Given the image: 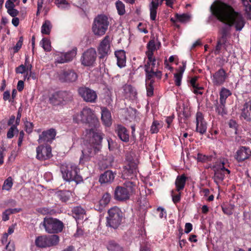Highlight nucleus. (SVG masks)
<instances>
[{"label":"nucleus","mask_w":251,"mask_h":251,"mask_svg":"<svg viewBox=\"0 0 251 251\" xmlns=\"http://www.w3.org/2000/svg\"><path fill=\"white\" fill-rule=\"evenodd\" d=\"M137 172V165L133 162H129L125 167L122 177L126 181H134L136 182V177Z\"/></svg>","instance_id":"10"},{"label":"nucleus","mask_w":251,"mask_h":251,"mask_svg":"<svg viewBox=\"0 0 251 251\" xmlns=\"http://www.w3.org/2000/svg\"><path fill=\"white\" fill-rule=\"evenodd\" d=\"M55 195L62 202L67 201L72 196V192L67 190L58 191Z\"/></svg>","instance_id":"27"},{"label":"nucleus","mask_w":251,"mask_h":251,"mask_svg":"<svg viewBox=\"0 0 251 251\" xmlns=\"http://www.w3.org/2000/svg\"><path fill=\"white\" fill-rule=\"evenodd\" d=\"M13 179L11 176L8 177L4 181L2 187V190H5L9 191L12 188L13 186Z\"/></svg>","instance_id":"39"},{"label":"nucleus","mask_w":251,"mask_h":251,"mask_svg":"<svg viewBox=\"0 0 251 251\" xmlns=\"http://www.w3.org/2000/svg\"><path fill=\"white\" fill-rule=\"evenodd\" d=\"M124 90L126 93H131L133 90L132 87L130 85H125L124 87Z\"/></svg>","instance_id":"64"},{"label":"nucleus","mask_w":251,"mask_h":251,"mask_svg":"<svg viewBox=\"0 0 251 251\" xmlns=\"http://www.w3.org/2000/svg\"><path fill=\"white\" fill-rule=\"evenodd\" d=\"M211 15L209 17L210 21L215 16L219 21L225 24L219 31L217 44L215 50V53L218 54L222 46H226L228 39L231 36V27L234 26L236 31H241L245 25V20L242 15L236 12L229 5L222 1H215L210 6Z\"/></svg>","instance_id":"1"},{"label":"nucleus","mask_w":251,"mask_h":251,"mask_svg":"<svg viewBox=\"0 0 251 251\" xmlns=\"http://www.w3.org/2000/svg\"><path fill=\"white\" fill-rule=\"evenodd\" d=\"M25 68L26 75L25 76V78H27V79H29L30 76L28 75V72H29L30 74L31 73L32 65L31 64H28L26 65V67H25Z\"/></svg>","instance_id":"58"},{"label":"nucleus","mask_w":251,"mask_h":251,"mask_svg":"<svg viewBox=\"0 0 251 251\" xmlns=\"http://www.w3.org/2000/svg\"><path fill=\"white\" fill-rule=\"evenodd\" d=\"M192 229V225L191 223H187L185 225V232L189 233Z\"/></svg>","instance_id":"59"},{"label":"nucleus","mask_w":251,"mask_h":251,"mask_svg":"<svg viewBox=\"0 0 251 251\" xmlns=\"http://www.w3.org/2000/svg\"><path fill=\"white\" fill-rule=\"evenodd\" d=\"M231 95L230 91L225 88H222L220 92V101L226 103V99Z\"/></svg>","instance_id":"32"},{"label":"nucleus","mask_w":251,"mask_h":251,"mask_svg":"<svg viewBox=\"0 0 251 251\" xmlns=\"http://www.w3.org/2000/svg\"><path fill=\"white\" fill-rule=\"evenodd\" d=\"M175 83L176 86H179L182 78V75L176 73L174 74Z\"/></svg>","instance_id":"48"},{"label":"nucleus","mask_w":251,"mask_h":251,"mask_svg":"<svg viewBox=\"0 0 251 251\" xmlns=\"http://www.w3.org/2000/svg\"><path fill=\"white\" fill-rule=\"evenodd\" d=\"M175 17L177 21L181 23H186L190 21L191 16L188 14H176Z\"/></svg>","instance_id":"38"},{"label":"nucleus","mask_w":251,"mask_h":251,"mask_svg":"<svg viewBox=\"0 0 251 251\" xmlns=\"http://www.w3.org/2000/svg\"><path fill=\"white\" fill-rule=\"evenodd\" d=\"M16 72L18 74H24L26 72V68L25 65H21L16 69Z\"/></svg>","instance_id":"53"},{"label":"nucleus","mask_w":251,"mask_h":251,"mask_svg":"<svg viewBox=\"0 0 251 251\" xmlns=\"http://www.w3.org/2000/svg\"><path fill=\"white\" fill-rule=\"evenodd\" d=\"M8 13L12 17H15L19 14V11L16 9L13 8H11V9H8L7 11Z\"/></svg>","instance_id":"54"},{"label":"nucleus","mask_w":251,"mask_h":251,"mask_svg":"<svg viewBox=\"0 0 251 251\" xmlns=\"http://www.w3.org/2000/svg\"><path fill=\"white\" fill-rule=\"evenodd\" d=\"M40 45L45 51H49L50 50V40H49L48 39L46 38H43L41 41L40 42Z\"/></svg>","instance_id":"40"},{"label":"nucleus","mask_w":251,"mask_h":251,"mask_svg":"<svg viewBox=\"0 0 251 251\" xmlns=\"http://www.w3.org/2000/svg\"><path fill=\"white\" fill-rule=\"evenodd\" d=\"M174 191H172V196L173 198V201L175 203H176L179 201L180 200V193H179L177 195H173Z\"/></svg>","instance_id":"57"},{"label":"nucleus","mask_w":251,"mask_h":251,"mask_svg":"<svg viewBox=\"0 0 251 251\" xmlns=\"http://www.w3.org/2000/svg\"><path fill=\"white\" fill-rule=\"evenodd\" d=\"M51 28V24L50 21L46 20L41 27V32L44 34H49Z\"/></svg>","instance_id":"35"},{"label":"nucleus","mask_w":251,"mask_h":251,"mask_svg":"<svg viewBox=\"0 0 251 251\" xmlns=\"http://www.w3.org/2000/svg\"><path fill=\"white\" fill-rule=\"evenodd\" d=\"M56 135V131L54 129L51 128L42 132L39 135L38 141L39 143L43 142H49L54 139Z\"/></svg>","instance_id":"19"},{"label":"nucleus","mask_w":251,"mask_h":251,"mask_svg":"<svg viewBox=\"0 0 251 251\" xmlns=\"http://www.w3.org/2000/svg\"><path fill=\"white\" fill-rule=\"evenodd\" d=\"M25 131L28 133H30L32 132L33 128V125L32 123L26 121L25 123Z\"/></svg>","instance_id":"52"},{"label":"nucleus","mask_w":251,"mask_h":251,"mask_svg":"<svg viewBox=\"0 0 251 251\" xmlns=\"http://www.w3.org/2000/svg\"><path fill=\"white\" fill-rule=\"evenodd\" d=\"M65 56L63 54H61L60 55H58L56 59L57 62L59 63H64L66 62V60Z\"/></svg>","instance_id":"56"},{"label":"nucleus","mask_w":251,"mask_h":251,"mask_svg":"<svg viewBox=\"0 0 251 251\" xmlns=\"http://www.w3.org/2000/svg\"><path fill=\"white\" fill-rule=\"evenodd\" d=\"M212 155H205L201 153L198 154L197 159L199 161L207 162L212 160Z\"/></svg>","instance_id":"46"},{"label":"nucleus","mask_w":251,"mask_h":251,"mask_svg":"<svg viewBox=\"0 0 251 251\" xmlns=\"http://www.w3.org/2000/svg\"><path fill=\"white\" fill-rule=\"evenodd\" d=\"M251 155V150L249 148L241 147L237 151L235 158L238 162H241L249 158Z\"/></svg>","instance_id":"20"},{"label":"nucleus","mask_w":251,"mask_h":251,"mask_svg":"<svg viewBox=\"0 0 251 251\" xmlns=\"http://www.w3.org/2000/svg\"><path fill=\"white\" fill-rule=\"evenodd\" d=\"M159 6L158 0H152L150 5V18L154 21L156 19L157 9Z\"/></svg>","instance_id":"28"},{"label":"nucleus","mask_w":251,"mask_h":251,"mask_svg":"<svg viewBox=\"0 0 251 251\" xmlns=\"http://www.w3.org/2000/svg\"><path fill=\"white\" fill-rule=\"evenodd\" d=\"M154 80H151L150 82L146 83L147 94L149 97L152 96L153 94V84Z\"/></svg>","instance_id":"41"},{"label":"nucleus","mask_w":251,"mask_h":251,"mask_svg":"<svg viewBox=\"0 0 251 251\" xmlns=\"http://www.w3.org/2000/svg\"><path fill=\"white\" fill-rule=\"evenodd\" d=\"M115 132L122 141L125 142L129 141L128 132L125 126L118 125L115 128Z\"/></svg>","instance_id":"21"},{"label":"nucleus","mask_w":251,"mask_h":251,"mask_svg":"<svg viewBox=\"0 0 251 251\" xmlns=\"http://www.w3.org/2000/svg\"><path fill=\"white\" fill-rule=\"evenodd\" d=\"M225 104L226 103L222 102L221 101L217 102V104L215 105V110L219 115L224 116L227 114Z\"/></svg>","instance_id":"31"},{"label":"nucleus","mask_w":251,"mask_h":251,"mask_svg":"<svg viewBox=\"0 0 251 251\" xmlns=\"http://www.w3.org/2000/svg\"><path fill=\"white\" fill-rule=\"evenodd\" d=\"M135 187L134 181H126L124 186H117L114 192L115 198L119 201H124L129 199L130 194Z\"/></svg>","instance_id":"3"},{"label":"nucleus","mask_w":251,"mask_h":251,"mask_svg":"<svg viewBox=\"0 0 251 251\" xmlns=\"http://www.w3.org/2000/svg\"><path fill=\"white\" fill-rule=\"evenodd\" d=\"M197 79V77H193L191 79L190 82L191 86L193 87V88H194L193 92L196 94L201 95L202 92L200 91L199 90L203 89V87L199 86V85L196 83Z\"/></svg>","instance_id":"33"},{"label":"nucleus","mask_w":251,"mask_h":251,"mask_svg":"<svg viewBox=\"0 0 251 251\" xmlns=\"http://www.w3.org/2000/svg\"><path fill=\"white\" fill-rule=\"evenodd\" d=\"M116 6L119 15H122L125 13V5L121 1H118L116 3Z\"/></svg>","instance_id":"42"},{"label":"nucleus","mask_w":251,"mask_h":251,"mask_svg":"<svg viewBox=\"0 0 251 251\" xmlns=\"http://www.w3.org/2000/svg\"><path fill=\"white\" fill-rule=\"evenodd\" d=\"M147 50L146 52V55L148 57V59L149 60H153V52L157 50L155 41L154 40H151L147 45Z\"/></svg>","instance_id":"25"},{"label":"nucleus","mask_w":251,"mask_h":251,"mask_svg":"<svg viewBox=\"0 0 251 251\" xmlns=\"http://www.w3.org/2000/svg\"><path fill=\"white\" fill-rule=\"evenodd\" d=\"M196 131L201 134H204L207 130V123L204 119L203 114L201 112H197L196 115Z\"/></svg>","instance_id":"16"},{"label":"nucleus","mask_w":251,"mask_h":251,"mask_svg":"<svg viewBox=\"0 0 251 251\" xmlns=\"http://www.w3.org/2000/svg\"><path fill=\"white\" fill-rule=\"evenodd\" d=\"M186 177L184 175L180 176H178L176 180L175 184L176 188V190L179 192V191L183 189L185 185Z\"/></svg>","instance_id":"30"},{"label":"nucleus","mask_w":251,"mask_h":251,"mask_svg":"<svg viewBox=\"0 0 251 251\" xmlns=\"http://www.w3.org/2000/svg\"><path fill=\"white\" fill-rule=\"evenodd\" d=\"M72 212L75 215L76 218H77L83 217L85 213V210L79 206L74 207L72 209Z\"/></svg>","instance_id":"36"},{"label":"nucleus","mask_w":251,"mask_h":251,"mask_svg":"<svg viewBox=\"0 0 251 251\" xmlns=\"http://www.w3.org/2000/svg\"><path fill=\"white\" fill-rule=\"evenodd\" d=\"M9 215H10V214L9 213L8 211H7V209L6 210H5L2 213V220H3V221H6L8 220H9Z\"/></svg>","instance_id":"62"},{"label":"nucleus","mask_w":251,"mask_h":251,"mask_svg":"<svg viewBox=\"0 0 251 251\" xmlns=\"http://www.w3.org/2000/svg\"><path fill=\"white\" fill-rule=\"evenodd\" d=\"M58 78L62 82H74L77 79V75L72 70H63L58 74Z\"/></svg>","instance_id":"13"},{"label":"nucleus","mask_w":251,"mask_h":251,"mask_svg":"<svg viewBox=\"0 0 251 251\" xmlns=\"http://www.w3.org/2000/svg\"><path fill=\"white\" fill-rule=\"evenodd\" d=\"M233 206L231 205L228 207H223L222 210L223 212L228 215H230L233 213Z\"/></svg>","instance_id":"50"},{"label":"nucleus","mask_w":251,"mask_h":251,"mask_svg":"<svg viewBox=\"0 0 251 251\" xmlns=\"http://www.w3.org/2000/svg\"><path fill=\"white\" fill-rule=\"evenodd\" d=\"M79 95L87 102H94L97 95L95 91L87 87H80L78 90Z\"/></svg>","instance_id":"12"},{"label":"nucleus","mask_w":251,"mask_h":251,"mask_svg":"<svg viewBox=\"0 0 251 251\" xmlns=\"http://www.w3.org/2000/svg\"><path fill=\"white\" fill-rule=\"evenodd\" d=\"M145 71L146 75V83L150 82L151 80H153L152 78L154 76V69L152 68L150 69V66L145 65Z\"/></svg>","instance_id":"34"},{"label":"nucleus","mask_w":251,"mask_h":251,"mask_svg":"<svg viewBox=\"0 0 251 251\" xmlns=\"http://www.w3.org/2000/svg\"><path fill=\"white\" fill-rule=\"evenodd\" d=\"M76 54V51L75 50H73L63 54L65 56L66 60V62L71 61L73 60L74 57L75 56Z\"/></svg>","instance_id":"44"},{"label":"nucleus","mask_w":251,"mask_h":251,"mask_svg":"<svg viewBox=\"0 0 251 251\" xmlns=\"http://www.w3.org/2000/svg\"><path fill=\"white\" fill-rule=\"evenodd\" d=\"M155 61H156V60L155 59V58L153 57V60H148V61L147 62V64H146V65H148V66H150V69L152 68V69H154V67H155Z\"/></svg>","instance_id":"61"},{"label":"nucleus","mask_w":251,"mask_h":251,"mask_svg":"<svg viewBox=\"0 0 251 251\" xmlns=\"http://www.w3.org/2000/svg\"><path fill=\"white\" fill-rule=\"evenodd\" d=\"M58 7L61 9H68L70 7V3L66 0H55Z\"/></svg>","instance_id":"37"},{"label":"nucleus","mask_w":251,"mask_h":251,"mask_svg":"<svg viewBox=\"0 0 251 251\" xmlns=\"http://www.w3.org/2000/svg\"><path fill=\"white\" fill-rule=\"evenodd\" d=\"M107 217V226L116 229L121 225L123 219V213L121 209L114 206L108 211Z\"/></svg>","instance_id":"6"},{"label":"nucleus","mask_w":251,"mask_h":251,"mask_svg":"<svg viewBox=\"0 0 251 251\" xmlns=\"http://www.w3.org/2000/svg\"><path fill=\"white\" fill-rule=\"evenodd\" d=\"M73 120L76 123L81 122L89 125V128L86 129L85 136L86 139L89 140V143L82 151V156L80 158V163H84L89 161L101 148L102 134L97 129L100 126L99 121L94 112L87 107L75 114Z\"/></svg>","instance_id":"2"},{"label":"nucleus","mask_w":251,"mask_h":251,"mask_svg":"<svg viewBox=\"0 0 251 251\" xmlns=\"http://www.w3.org/2000/svg\"><path fill=\"white\" fill-rule=\"evenodd\" d=\"M111 200V196L108 193L103 195L101 199L99 201V207L98 210L102 211L103 209L108 204Z\"/></svg>","instance_id":"29"},{"label":"nucleus","mask_w":251,"mask_h":251,"mask_svg":"<svg viewBox=\"0 0 251 251\" xmlns=\"http://www.w3.org/2000/svg\"><path fill=\"white\" fill-rule=\"evenodd\" d=\"M18 132V130L17 128L16 125H12L11 127L9 129L7 133V137L9 139H11L14 137V132Z\"/></svg>","instance_id":"45"},{"label":"nucleus","mask_w":251,"mask_h":251,"mask_svg":"<svg viewBox=\"0 0 251 251\" xmlns=\"http://www.w3.org/2000/svg\"><path fill=\"white\" fill-rule=\"evenodd\" d=\"M214 175L213 178L214 182L217 184L222 182L224 179L225 177V172H226L228 174H229L230 173V171L228 169H226L225 167L223 168H216V167H214Z\"/></svg>","instance_id":"17"},{"label":"nucleus","mask_w":251,"mask_h":251,"mask_svg":"<svg viewBox=\"0 0 251 251\" xmlns=\"http://www.w3.org/2000/svg\"><path fill=\"white\" fill-rule=\"evenodd\" d=\"M49 233H58L63 230V223L57 219L46 217L40 224Z\"/></svg>","instance_id":"5"},{"label":"nucleus","mask_w":251,"mask_h":251,"mask_svg":"<svg viewBox=\"0 0 251 251\" xmlns=\"http://www.w3.org/2000/svg\"><path fill=\"white\" fill-rule=\"evenodd\" d=\"M241 116L247 121H251V100L244 104L242 110Z\"/></svg>","instance_id":"24"},{"label":"nucleus","mask_w":251,"mask_h":251,"mask_svg":"<svg viewBox=\"0 0 251 251\" xmlns=\"http://www.w3.org/2000/svg\"><path fill=\"white\" fill-rule=\"evenodd\" d=\"M36 158L40 160H44L52 156L51 149L49 146H39L36 148Z\"/></svg>","instance_id":"14"},{"label":"nucleus","mask_w":251,"mask_h":251,"mask_svg":"<svg viewBox=\"0 0 251 251\" xmlns=\"http://www.w3.org/2000/svg\"><path fill=\"white\" fill-rule=\"evenodd\" d=\"M23 40L24 39L23 37H20L18 42L17 43L16 45L13 47L14 52H18L19 50L21 48L22 46L23 45Z\"/></svg>","instance_id":"49"},{"label":"nucleus","mask_w":251,"mask_h":251,"mask_svg":"<svg viewBox=\"0 0 251 251\" xmlns=\"http://www.w3.org/2000/svg\"><path fill=\"white\" fill-rule=\"evenodd\" d=\"M96 58V51L94 49L90 48L82 54L80 60L83 66H92L95 62Z\"/></svg>","instance_id":"11"},{"label":"nucleus","mask_w":251,"mask_h":251,"mask_svg":"<svg viewBox=\"0 0 251 251\" xmlns=\"http://www.w3.org/2000/svg\"><path fill=\"white\" fill-rule=\"evenodd\" d=\"M101 119L103 124L109 126L112 124V118L110 111L105 107H101Z\"/></svg>","instance_id":"22"},{"label":"nucleus","mask_w":251,"mask_h":251,"mask_svg":"<svg viewBox=\"0 0 251 251\" xmlns=\"http://www.w3.org/2000/svg\"><path fill=\"white\" fill-rule=\"evenodd\" d=\"M115 55L117 58L118 66L120 68L125 66L126 62L125 51L124 50L116 51Z\"/></svg>","instance_id":"26"},{"label":"nucleus","mask_w":251,"mask_h":251,"mask_svg":"<svg viewBox=\"0 0 251 251\" xmlns=\"http://www.w3.org/2000/svg\"><path fill=\"white\" fill-rule=\"evenodd\" d=\"M15 7V4L14 3L10 1V0H7L5 3V7L7 8V11L8 9H11V8H13Z\"/></svg>","instance_id":"60"},{"label":"nucleus","mask_w":251,"mask_h":251,"mask_svg":"<svg viewBox=\"0 0 251 251\" xmlns=\"http://www.w3.org/2000/svg\"><path fill=\"white\" fill-rule=\"evenodd\" d=\"M110 48L109 37L106 36L100 42L98 49L99 53L100 54V58L106 56L110 52Z\"/></svg>","instance_id":"18"},{"label":"nucleus","mask_w":251,"mask_h":251,"mask_svg":"<svg viewBox=\"0 0 251 251\" xmlns=\"http://www.w3.org/2000/svg\"><path fill=\"white\" fill-rule=\"evenodd\" d=\"M109 25V19L104 14L98 15L95 19L92 25L94 34L98 36L104 35Z\"/></svg>","instance_id":"4"},{"label":"nucleus","mask_w":251,"mask_h":251,"mask_svg":"<svg viewBox=\"0 0 251 251\" xmlns=\"http://www.w3.org/2000/svg\"><path fill=\"white\" fill-rule=\"evenodd\" d=\"M24 87V83L22 80H19L17 84V89L19 91H22Z\"/></svg>","instance_id":"63"},{"label":"nucleus","mask_w":251,"mask_h":251,"mask_svg":"<svg viewBox=\"0 0 251 251\" xmlns=\"http://www.w3.org/2000/svg\"><path fill=\"white\" fill-rule=\"evenodd\" d=\"M79 169L76 166L72 165L70 167L67 166L65 168L61 169L63 178L67 181H74L78 183L83 181V178L78 174Z\"/></svg>","instance_id":"7"},{"label":"nucleus","mask_w":251,"mask_h":251,"mask_svg":"<svg viewBox=\"0 0 251 251\" xmlns=\"http://www.w3.org/2000/svg\"><path fill=\"white\" fill-rule=\"evenodd\" d=\"M59 241V236L55 234L42 235L36 238L35 243L38 247L46 248L56 245Z\"/></svg>","instance_id":"8"},{"label":"nucleus","mask_w":251,"mask_h":251,"mask_svg":"<svg viewBox=\"0 0 251 251\" xmlns=\"http://www.w3.org/2000/svg\"><path fill=\"white\" fill-rule=\"evenodd\" d=\"M72 98L73 95L70 92L59 91L51 94L49 98V101L54 105H58L72 100Z\"/></svg>","instance_id":"9"},{"label":"nucleus","mask_w":251,"mask_h":251,"mask_svg":"<svg viewBox=\"0 0 251 251\" xmlns=\"http://www.w3.org/2000/svg\"><path fill=\"white\" fill-rule=\"evenodd\" d=\"M227 78V74L223 68L220 69L213 75L212 81L214 85L220 86L224 84Z\"/></svg>","instance_id":"15"},{"label":"nucleus","mask_w":251,"mask_h":251,"mask_svg":"<svg viewBox=\"0 0 251 251\" xmlns=\"http://www.w3.org/2000/svg\"><path fill=\"white\" fill-rule=\"evenodd\" d=\"M115 174L111 170L106 171L102 174L99 178V182L101 184L110 183L114 179Z\"/></svg>","instance_id":"23"},{"label":"nucleus","mask_w":251,"mask_h":251,"mask_svg":"<svg viewBox=\"0 0 251 251\" xmlns=\"http://www.w3.org/2000/svg\"><path fill=\"white\" fill-rule=\"evenodd\" d=\"M24 135H25L24 132L23 131H21L19 133V136L18 142V147H21L22 144Z\"/></svg>","instance_id":"55"},{"label":"nucleus","mask_w":251,"mask_h":251,"mask_svg":"<svg viewBox=\"0 0 251 251\" xmlns=\"http://www.w3.org/2000/svg\"><path fill=\"white\" fill-rule=\"evenodd\" d=\"M243 5L245 7L244 10L245 11L246 14L247 15V17L249 19H251V5L248 2V3L244 4Z\"/></svg>","instance_id":"51"},{"label":"nucleus","mask_w":251,"mask_h":251,"mask_svg":"<svg viewBox=\"0 0 251 251\" xmlns=\"http://www.w3.org/2000/svg\"><path fill=\"white\" fill-rule=\"evenodd\" d=\"M161 125L157 121H154L151 127V133H156L158 132L159 129L161 127Z\"/></svg>","instance_id":"43"},{"label":"nucleus","mask_w":251,"mask_h":251,"mask_svg":"<svg viewBox=\"0 0 251 251\" xmlns=\"http://www.w3.org/2000/svg\"><path fill=\"white\" fill-rule=\"evenodd\" d=\"M115 248H118L119 250H121V247L118 244H117L115 241H110L107 245V249L109 251H112V250H115Z\"/></svg>","instance_id":"47"}]
</instances>
